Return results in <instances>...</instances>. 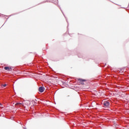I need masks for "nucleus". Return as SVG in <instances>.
<instances>
[{"mask_svg":"<svg viewBox=\"0 0 129 129\" xmlns=\"http://www.w3.org/2000/svg\"><path fill=\"white\" fill-rule=\"evenodd\" d=\"M109 102L107 101H105L103 102V105L104 106V107H109Z\"/></svg>","mask_w":129,"mask_h":129,"instance_id":"1","label":"nucleus"},{"mask_svg":"<svg viewBox=\"0 0 129 129\" xmlns=\"http://www.w3.org/2000/svg\"><path fill=\"white\" fill-rule=\"evenodd\" d=\"M78 80L79 82H80L81 84L82 85L84 84L83 82H85V81H86V80L82 79H78Z\"/></svg>","mask_w":129,"mask_h":129,"instance_id":"2","label":"nucleus"},{"mask_svg":"<svg viewBox=\"0 0 129 129\" xmlns=\"http://www.w3.org/2000/svg\"><path fill=\"white\" fill-rule=\"evenodd\" d=\"M38 91L41 93L44 92V91H45V88H44L43 87H40L39 88Z\"/></svg>","mask_w":129,"mask_h":129,"instance_id":"3","label":"nucleus"},{"mask_svg":"<svg viewBox=\"0 0 129 129\" xmlns=\"http://www.w3.org/2000/svg\"><path fill=\"white\" fill-rule=\"evenodd\" d=\"M4 69L5 70H7V71H10V70H11V69H12V68H9V67H5V68H4Z\"/></svg>","mask_w":129,"mask_h":129,"instance_id":"4","label":"nucleus"},{"mask_svg":"<svg viewBox=\"0 0 129 129\" xmlns=\"http://www.w3.org/2000/svg\"><path fill=\"white\" fill-rule=\"evenodd\" d=\"M25 104H26L27 105H30V101H25Z\"/></svg>","mask_w":129,"mask_h":129,"instance_id":"5","label":"nucleus"},{"mask_svg":"<svg viewBox=\"0 0 129 129\" xmlns=\"http://www.w3.org/2000/svg\"><path fill=\"white\" fill-rule=\"evenodd\" d=\"M21 104H22V103H17L15 105L17 106V105H21Z\"/></svg>","mask_w":129,"mask_h":129,"instance_id":"6","label":"nucleus"},{"mask_svg":"<svg viewBox=\"0 0 129 129\" xmlns=\"http://www.w3.org/2000/svg\"><path fill=\"white\" fill-rule=\"evenodd\" d=\"M6 86H7V84H6L2 85V87H6Z\"/></svg>","mask_w":129,"mask_h":129,"instance_id":"7","label":"nucleus"},{"mask_svg":"<svg viewBox=\"0 0 129 129\" xmlns=\"http://www.w3.org/2000/svg\"><path fill=\"white\" fill-rule=\"evenodd\" d=\"M70 96V95H68L67 96V97H69Z\"/></svg>","mask_w":129,"mask_h":129,"instance_id":"8","label":"nucleus"},{"mask_svg":"<svg viewBox=\"0 0 129 129\" xmlns=\"http://www.w3.org/2000/svg\"><path fill=\"white\" fill-rule=\"evenodd\" d=\"M0 105H2V104L0 103Z\"/></svg>","mask_w":129,"mask_h":129,"instance_id":"9","label":"nucleus"}]
</instances>
